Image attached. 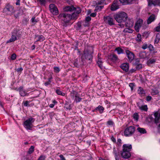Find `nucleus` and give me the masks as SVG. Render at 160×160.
<instances>
[{
	"mask_svg": "<svg viewBox=\"0 0 160 160\" xmlns=\"http://www.w3.org/2000/svg\"><path fill=\"white\" fill-rule=\"evenodd\" d=\"M93 49L92 47L85 48L83 52V54L82 57L81 61L83 65L84 64L85 60L82 58L84 57L87 60L91 61L93 58Z\"/></svg>",
	"mask_w": 160,
	"mask_h": 160,
	"instance_id": "f257e3e1",
	"label": "nucleus"
},
{
	"mask_svg": "<svg viewBox=\"0 0 160 160\" xmlns=\"http://www.w3.org/2000/svg\"><path fill=\"white\" fill-rule=\"evenodd\" d=\"M114 18L118 23L125 22L128 18L127 14L124 12H121L115 14Z\"/></svg>",
	"mask_w": 160,
	"mask_h": 160,
	"instance_id": "f03ea898",
	"label": "nucleus"
},
{
	"mask_svg": "<svg viewBox=\"0 0 160 160\" xmlns=\"http://www.w3.org/2000/svg\"><path fill=\"white\" fill-rule=\"evenodd\" d=\"M59 16L61 18L62 23L63 26L65 27H66L68 25L69 22L72 19L71 15L68 13L60 14Z\"/></svg>",
	"mask_w": 160,
	"mask_h": 160,
	"instance_id": "7ed1b4c3",
	"label": "nucleus"
},
{
	"mask_svg": "<svg viewBox=\"0 0 160 160\" xmlns=\"http://www.w3.org/2000/svg\"><path fill=\"white\" fill-rule=\"evenodd\" d=\"M35 121V119L30 117L23 122V126L27 130H31L33 127L32 123Z\"/></svg>",
	"mask_w": 160,
	"mask_h": 160,
	"instance_id": "20e7f679",
	"label": "nucleus"
},
{
	"mask_svg": "<svg viewBox=\"0 0 160 160\" xmlns=\"http://www.w3.org/2000/svg\"><path fill=\"white\" fill-rule=\"evenodd\" d=\"M3 12L7 14L11 15L14 12V7L9 4H8L4 8Z\"/></svg>",
	"mask_w": 160,
	"mask_h": 160,
	"instance_id": "39448f33",
	"label": "nucleus"
},
{
	"mask_svg": "<svg viewBox=\"0 0 160 160\" xmlns=\"http://www.w3.org/2000/svg\"><path fill=\"white\" fill-rule=\"evenodd\" d=\"M135 128L133 126H130L127 128L124 131V135L126 136H129L132 135L135 131Z\"/></svg>",
	"mask_w": 160,
	"mask_h": 160,
	"instance_id": "423d86ee",
	"label": "nucleus"
},
{
	"mask_svg": "<svg viewBox=\"0 0 160 160\" xmlns=\"http://www.w3.org/2000/svg\"><path fill=\"white\" fill-rule=\"evenodd\" d=\"M49 8L50 12L54 15L58 14V11L56 6L53 4H51L49 5Z\"/></svg>",
	"mask_w": 160,
	"mask_h": 160,
	"instance_id": "0eeeda50",
	"label": "nucleus"
},
{
	"mask_svg": "<svg viewBox=\"0 0 160 160\" xmlns=\"http://www.w3.org/2000/svg\"><path fill=\"white\" fill-rule=\"evenodd\" d=\"M70 95L72 98H75V101L76 102H79L81 101L82 98L78 96V93L77 92L72 91L71 92Z\"/></svg>",
	"mask_w": 160,
	"mask_h": 160,
	"instance_id": "6e6552de",
	"label": "nucleus"
},
{
	"mask_svg": "<svg viewBox=\"0 0 160 160\" xmlns=\"http://www.w3.org/2000/svg\"><path fill=\"white\" fill-rule=\"evenodd\" d=\"M120 3L118 0H114L112 2L111 7V10L112 11H114L119 8Z\"/></svg>",
	"mask_w": 160,
	"mask_h": 160,
	"instance_id": "1a4fd4ad",
	"label": "nucleus"
},
{
	"mask_svg": "<svg viewBox=\"0 0 160 160\" xmlns=\"http://www.w3.org/2000/svg\"><path fill=\"white\" fill-rule=\"evenodd\" d=\"M104 19L106 23L111 26L114 24L113 19L110 16L104 17Z\"/></svg>",
	"mask_w": 160,
	"mask_h": 160,
	"instance_id": "9d476101",
	"label": "nucleus"
},
{
	"mask_svg": "<svg viewBox=\"0 0 160 160\" xmlns=\"http://www.w3.org/2000/svg\"><path fill=\"white\" fill-rule=\"evenodd\" d=\"M148 5L149 7L152 6H160V0H148Z\"/></svg>",
	"mask_w": 160,
	"mask_h": 160,
	"instance_id": "9b49d317",
	"label": "nucleus"
},
{
	"mask_svg": "<svg viewBox=\"0 0 160 160\" xmlns=\"http://www.w3.org/2000/svg\"><path fill=\"white\" fill-rule=\"evenodd\" d=\"M143 23V20L142 19H139L136 22L135 26V29L137 32L139 31V29L141 28Z\"/></svg>",
	"mask_w": 160,
	"mask_h": 160,
	"instance_id": "f8f14e48",
	"label": "nucleus"
},
{
	"mask_svg": "<svg viewBox=\"0 0 160 160\" xmlns=\"http://www.w3.org/2000/svg\"><path fill=\"white\" fill-rule=\"evenodd\" d=\"M126 53L129 61L130 62H132L134 58V53L128 50L126 51Z\"/></svg>",
	"mask_w": 160,
	"mask_h": 160,
	"instance_id": "ddd939ff",
	"label": "nucleus"
},
{
	"mask_svg": "<svg viewBox=\"0 0 160 160\" xmlns=\"http://www.w3.org/2000/svg\"><path fill=\"white\" fill-rule=\"evenodd\" d=\"M132 148L131 144H125L123 146V151L130 152Z\"/></svg>",
	"mask_w": 160,
	"mask_h": 160,
	"instance_id": "4468645a",
	"label": "nucleus"
},
{
	"mask_svg": "<svg viewBox=\"0 0 160 160\" xmlns=\"http://www.w3.org/2000/svg\"><path fill=\"white\" fill-rule=\"evenodd\" d=\"M155 118V122L156 123H159L160 122V113L158 112H156L154 113Z\"/></svg>",
	"mask_w": 160,
	"mask_h": 160,
	"instance_id": "2eb2a0df",
	"label": "nucleus"
},
{
	"mask_svg": "<svg viewBox=\"0 0 160 160\" xmlns=\"http://www.w3.org/2000/svg\"><path fill=\"white\" fill-rule=\"evenodd\" d=\"M120 67L122 69L126 72H127L129 70V65L128 63H123L121 65Z\"/></svg>",
	"mask_w": 160,
	"mask_h": 160,
	"instance_id": "dca6fc26",
	"label": "nucleus"
},
{
	"mask_svg": "<svg viewBox=\"0 0 160 160\" xmlns=\"http://www.w3.org/2000/svg\"><path fill=\"white\" fill-rule=\"evenodd\" d=\"M121 155L123 158L127 159L130 157L131 155L130 152L123 151Z\"/></svg>",
	"mask_w": 160,
	"mask_h": 160,
	"instance_id": "f3484780",
	"label": "nucleus"
},
{
	"mask_svg": "<svg viewBox=\"0 0 160 160\" xmlns=\"http://www.w3.org/2000/svg\"><path fill=\"white\" fill-rule=\"evenodd\" d=\"M113 153L114 155L116 160H120L119 152L118 150H116L115 148H114Z\"/></svg>",
	"mask_w": 160,
	"mask_h": 160,
	"instance_id": "a211bd4d",
	"label": "nucleus"
},
{
	"mask_svg": "<svg viewBox=\"0 0 160 160\" xmlns=\"http://www.w3.org/2000/svg\"><path fill=\"white\" fill-rule=\"evenodd\" d=\"M18 91L19 92V93L21 96L24 97L27 94L26 92L23 89V87L22 86L20 87L18 89Z\"/></svg>",
	"mask_w": 160,
	"mask_h": 160,
	"instance_id": "6ab92c4d",
	"label": "nucleus"
},
{
	"mask_svg": "<svg viewBox=\"0 0 160 160\" xmlns=\"http://www.w3.org/2000/svg\"><path fill=\"white\" fill-rule=\"evenodd\" d=\"M125 25L126 27L128 28L132 27L133 26V21L132 20L127 19L125 22Z\"/></svg>",
	"mask_w": 160,
	"mask_h": 160,
	"instance_id": "aec40b11",
	"label": "nucleus"
},
{
	"mask_svg": "<svg viewBox=\"0 0 160 160\" xmlns=\"http://www.w3.org/2000/svg\"><path fill=\"white\" fill-rule=\"evenodd\" d=\"M155 16L154 14H152L148 18L147 21V23L148 24L153 21L155 19Z\"/></svg>",
	"mask_w": 160,
	"mask_h": 160,
	"instance_id": "412c9836",
	"label": "nucleus"
},
{
	"mask_svg": "<svg viewBox=\"0 0 160 160\" xmlns=\"http://www.w3.org/2000/svg\"><path fill=\"white\" fill-rule=\"evenodd\" d=\"M75 8L73 6H68L64 8V10L66 12H72L74 10Z\"/></svg>",
	"mask_w": 160,
	"mask_h": 160,
	"instance_id": "4be33fe9",
	"label": "nucleus"
},
{
	"mask_svg": "<svg viewBox=\"0 0 160 160\" xmlns=\"http://www.w3.org/2000/svg\"><path fill=\"white\" fill-rule=\"evenodd\" d=\"M110 58L113 61H116L118 60V56L115 54H111L109 56Z\"/></svg>",
	"mask_w": 160,
	"mask_h": 160,
	"instance_id": "5701e85b",
	"label": "nucleus"
},
{
	"mask_svg": "<svg viewBox=\"0 0 160 160\" xmlns=\"http://www.w3.org/2000/svg\"><path fill=\"white\" fill-rule=\"evenodd\" d=\"M122 5L131 4V0H119Z\"/></svg>",
	"mask_w": 160,
	"mask_h": 160,
	"instance_id": "b1692460",
	"label": "nucleus"
},
{
	"mask_svg": "<svg viewBox=\"0 0 160 160\" xmlns=\"http://www.w3.org/2000/svg\"><path fill=\"white\" fill-rule=\"evenodd\" d=\"M36 38L37 39L36 42L38 41H42L45 38L42 35H38L36 36Z\"/></svg>",
	"mask_w": 160,
	"mask_h": 160,
	"instance_id": "393cba45",
	"label": "nucleus"
},
{
	"mask_svg": "<svg viewBox=\"0 0 160 160\" xmlns=\"http://www.w3.org/2000/svg\"><path fill=\"white\" fill-rule=\"evenodd\" d=\"M138 94L142 96H144L145 92L143 89L141 87H139L138 91Z\"/></svg>",
	"mask_w": 160,
	"mask_h": 160,
	"instance_id": "a878e982",
	"label": "nucleus"
},
{
	"mask_svg": "<svg viewBox=\"0 0 160 160\" xmlns=\"http://www.w3.org/2000/svg\"><path fill=\"white\" fill-rule=\"evenodd\" d=\"M139 56L141 58H145L147 57V53L145 52H141L139 54Z\"/></svg>",
	"mask_w": 160,
	"mask_h": 160,
	"instance_id": "bb28decb",
	"label": "nucleus"
},
{
	"mask_svg": "<svg viewBox=\"0 0 160 160\" xmlns=\"http://www.w3.org/2000/svg\"><path fill=\"white\" fill-rule=\"evenodd\" d=\"M99 55V54H98V56ZM98 61L97 62V64L98 65V66L99 68H101V69H102L103 67V66L102 65V61L101 58H99V56H98Z\"/></svg>",
	"mask_w": 160,
	"mask_h": 160,
	"instance_id": "cd10ccee",
	"label": "nucleus"
},
{
	"mask_svg": "<svg viewBox=\"0 0 160 160\" xmlns=\"http://www.w3.org/2000/svg\"><path fill=\"white\" fill-rule=\"evenodd\" d=\"M115 51H117L118 54H119L123 53V50L119 47L116 48L115 50Z\"/></svg>",
	"mask_w": 160,
	"mask_h": 160,
	"instance_id": "c85d7f7f",
	"label": "nucleus"
},
{
	"mask_svg": "<svg viewBox=\"0 0 160 160\" xmlns=\"http://www.w3.org/2000/svg\"><path fill=\"white\" fill-rule=\"evenodd\" d=\"M17 37H15V36H12L10 39L7 42V43H10L14 41L17 40Z\"/></svg>",
	"mask_w": 160,
	"mask_h": 160,
	"instance_id": "c756f323",
	"label": "nucleus"
},
{
	"mask_svg": "<svg viewBox=\"0 0 160 160\" xmlns=\"http://www.w3.org/2000/svg\"><path fill=\"white\" fill-rule=\"evenodd\" d=\"M138 131L142 133H145L146 132V131L145 129L142 128H138L137 129Z\"/></svg>",
	"mask_w": 160,
	"mask_h": 160,
	"instance_id": "7c9ffc66",
	"label": "nucleus"
},
{
	"mask_svg": "<svg viewBox=\"0 0 160 160\" xmlns=\"http://www.w3.org/2000/svg\"><path fill=\"white\" fill-rule=\"evenodd\" d=\"M30 101H23L22 103V105L25 107H28L30 106L29 103L30 102Z\"/></svg>",
	"mask_w": 160,
	"mask_h": 160,
	"instance_id": "2f4dec72",
	"label": "nucleus"
},
{
	"mask_svg": "<svg viewBox=\"0 0 160 160\" xmlns=\"http://www.w3.org/2000/svg\"><path fill=\"white\" fill-rule=\"evenodd\" d=\"M78 15L77 13H76L75 12H73L72 13V15H71V17L72 18L71 20H76L77 18Z\"/></svg>",
	"mask_w": 160,
	"mask_h": 160,
	"instance_id": "473e14b6",
	"label": "nucleus"
},
{
	"mask_svg": "<svg viewBox=\"0 0 160 160\" xmlns=\"http://www.w3.org/2000/svg\"><path fill=\"white\" fill-rule=\"evenodd\" d=\"M56 93L59 95H60L62 96H64L65 95V93L61 91L59 89H57L56 90Z\"/></svg>",
	"mask_w": 160,
	"mask_h": 160,
	"instance_id": "72a5a7b5",
	"label": "nucleus"
},
{
	"mask_svg": "<svg viewBox=\"0 0 160 160\" xmlns=\"http://www.w3.org/2000/svg\"><path fill=\"white\" fill-rule=\"evenodd\" d=\"M134 65L135 66L136 69L137 70L141 69L142 68V65L141 63H137V64Z\"/></svg>",
	"mask_w": 160,
	"mask_h": 160,
	"instance_id": "f704fd0d",
	"label": "nucleus"
},
{
	"mask_svg": "<svg viewBox=\"0 0 160 160\" xmlns=\"http://www.w3.org/2000/svg\"><path fill=\"white\" fill-rule=\"evenodd\" d=\"M104 5L101 6H97L95 7V11H99L103 8Z\"/></svg>",
	"mask_w": 160,
	"mask_h": 160,
	"instance_id": "c9c22d12",
	"label": "nucleus"
},
{
	"mask_svg": "<svg viewBox=\"0 0 160 160\" xmlns=\"http://www.w3.org/2000/svg\"><path fill=\"white\" fill-rule=\"evenodd\" d=\"M77 25L78 26V28L77 29L78 30H81L82 28V22L81 23L79 22H78L77 23Z\"/></svg>",
	"mask_w": 160,
	"mask_h": 160,
	"instance_id": "e433bc0d",
	"label": "nucleus"
},
{
	"mask_svg": "<svg viewBox=\"0 0 160 160\" xmlns=\"http://www.w3.org/2000/svg\"><path fill=\"white\" fill-rule=\"evenodd\" d=\"M139 109L141 110H147L148 108L147 105H141L139 106Z\"/></svg>",
	"mask_w": 160,
	"mask_h": 160,
	"instance_id": "4c0bfd02",
	"label": "nucleus"
},
{
	"mask_svg": "<svg viewBox=\"0 0 160 160\" xmlns=\"http://www.w3.org/2000/svg\"><path fill=\"white\" fill-rule=\"evenodd\" d=\"M106 3L105 1L103 0H101V1H99L98 2H97L96 3V5H103L104 4H105Z\"/></svg>",
	"mask_w": 160,
	"mask_h": 160,
	"instance_id": "58836bf2",
	"label": "nucleus"
},
{
	"mask_svg": "<svg viewBox=\"0 0 160 160\" xmlns=\"http://www.w3.org/2000/svg\"><path fill=\"white\" fill-rule=\"evenodd\" d=\"M34 150V147L31 146L29 148L28 153L29 154H31L33 152Z\"/></svg>",
	"mask_w": 160,
	"mask_h": 160,
	"instance_id": "ea45409f",
	"label": "nucleus"
},
{
	"mask_svg": "<svg viewBox=\"0 0 160 160\" xmlns=\"http://www.w3.org/2000/svg\"><path fill=\"white\" fill-rule=\"evenodd\" d=\"M75 12L76 13H77L78 15L79 13H80L81 12V10L78 7L77 8H75V9H74Z\"/></svg>",
	"mask_w": 160,
	"mask_h": 160,
	"instance_id": "a19ab883",
	"label": "nucleus"
},
{
	"mask_svg": "<svg viewBox=\"0 0 160 160\" xmlns=\"http://www.w3.org/2000/svg\"><path fill=\"white\" fill-rule=\"evenodd\" d=\"M136 41L138 42H140L141 40V36L140 34H138L137 35V37L136 38Z\"/></svg>",
	"mask_w": 160,
	"mask_h": 160,
	"instance_id": "79ce46f5",
	"label": "nucleus"
},
{
	"mask_svg": "<svg viewBox=\"0 0 160 160\" xmlns=\"http://www.w3.org/2000/svg\"><path fill=\"white\" fill-rule=\"evenodd\" d=\"M123 32H125L132 33L133 31L129 28H126L123 30Z\"/></svg>",
	"mask_w": 160,
	"mask_h": 160,
	"instance_id": "37998d69",
	"label": "nucleus"
},
{
	"mask_svg": "<svg viewBox=\"0 0 160 160\" xmlns=\"http://www.w3.org/2000/svg\"><path fill=\"white\" fill-rule=\"evenodd\" d=\"M40 4L44 6L46 2L45 0H38Z\"/></svg>",
	"mask_w": 160,
	"mask_h": 160,
	"instance_id": "c03bdc74",
	"label": "nucleus"
},
{
	"mask_svg": "<svg viewBox=\"0 0 160 160\" xmlns=\"http://www.w3.org/2000/svg\"><path fill=\"white\" fill-rule=\"evenodd\" d=\"M133 118L135 120L137 121L138 119V113H135L133 115Z\"/></svg>",
	"mask_w": 160,
	"mask_h": 160,
	"instance_id": "a18cd8bd",
	"label": "nucleus"
},
{
	"mask_svg": "<svg viewBox=\"0 0 160 160\" xmlns=\"http://www.w3.org/2000/svg\"><path fill=\"white\" fill-rule=\"evenodd\" d=\"M54 70L56 73H58L60 71V69L59 67H54Z\"/></svg>",
	"mask_w": 160,
	"mask_h": 160,
	"instance_id": "49530a36",
	"label": "nucleus"
},
{
	"mask_svg": "<svg viewBox=\"0 0 160 160\" xmlns=\"http://www.w3.org/2000/svg\"><path fill=\"white\" fill-rule=\"evenodd\" d=\"M18 34V31L16 30H14L12 33V35L15 36L17 37Z\"/></svg>",
	"mask_w": 160,
	"mask_h": 160,
	"instance_id": "de8ad7c7",
	"label": "nucleus"
},
{
	"mask_svg": "<svg viewBox=\"0 0 160 160\" xmlns=\"http://www.w3.org/2000/svg\"><path fill=\"white\" fill-rule=\"evenodd\" d=\"M148 48L149 51L150 52H152L153 51L154 49V48L153 46L151 44H150L148 46Z\"/></svg>",
	"mask_w": 160,
	"mask_h": 160,
	"instance_id": "09e8293b",
	"label": "nucleus"
},
{
	"mask_svg": "<svg viewBox=\"0 0 160 160\" xmlns=\"http://www.w3.org/2000/svg\"><path fill=\"white\" fill-rule=\"evenodd\" d=\"M46 156L44 155H42L38 159V160H45Z\"/></svg>",
	"mask_w": 160,
	"mask_h": 160,
	"instance_id": "8fccbe9b",
	"label": "nucleus"
},
{
	"mask_svg": "<svg viewBox=\"0 0 160 160\" xmlns=\"http://www.w3.org/2000/svg\"><path fill=\"white\" fill-rule=\"evenodd\" d=\"M82 27H86L88 26L89 25V23L88 22H82Z\"/></svg>",
	"mask_w": 160,
	"mask_h": 160,
	"instance_id": "3c124183",
	"label": "nucleus"
},
{
	"mask_svg": "<svg viewBox=\"0 0 160 160\" xmlns=\"http://www.w3.org/2000/svg\"><path fill=\"white\" fill-rule=\"evenodd\" d=\"M104 108L101 106L99 105L98 107L96 108L95 110H103Z\"/></svg>",
	"mask_w": 160,
	"mask_h": 160,
	"instance_id": "603ef678",
	"label": "nucleus"
},
{
	"mask_svg": "<svg viewBox=\"0 0 160 160\" xmlns=\"http://www.w3.org/2000/svg\"><path fill=\"white\" fill-rule=\"evenodd\" d=\"M134 86V84L133 83H130L129 84V86L130 87L132 91L133 90V88Z\"/></svg>",
	"mask_w": 160,
	"mask_h": 160,
	"instance_id": "864d4df0",
	"label": "nucleus"
},
{
	"mask_svg": "<svg viewBox=\"0 0 160 160\" xmlns=\"http://www.w3.org/2000/svg\"><path fill=\"white\" fill-rule=\"evenodd\" d=\"M16 58V55L15 53H13L11 57V59L12 60H14Z\"/></svg>",
	"mask_w": 160,
	"mask_h": 160,
	"instance_id": "5fc2aeb1",
	"label": "nucleus"
},
{
	"mask_svg": "<svg viewBox=\"0 0 160 160\" xmlns=\"http://www.w3.org/2000/svg\"><path fill=\"white\" fill-rule=\"evenodd\" d=\"M155 31L157 32H159L160 31V25L156 27L155 28Z\"/></svg>",
	"mask_w": 160,
	"mask_h": 160,
	"instance_id": "6e6d98bb",
	"label": "nucleus"
},
{
	"mask_svg": "<svg viewBox=\"0 0 160 160\" xmlns=\"http://www.w3.org/2000/svg\"><path fill=\"white\" fill-rule=\"evenodd\" d=\"M91 20V18L90 17L88 16L86 18V20L85 22H88L90 21Z\"/></svg>",
	"mask_w": 160,
	"mask_h": 160,
	"instance_id": "4d7b16f0",
	"label": "nucleus"
},
{
	"mask_svg": "<svg viewBox=\"0 0 160 160\" xmlns=\"http://www.w3.org/2000/svg\"><path fill=\"white\" fill-rule=\"evenodd\" d=\"M31 21L32 22V23H34V22L36 23L38 22V21L37 20L35 19V17L32 18L31 19Z\"/></svg>",
	"mask_w": 160,
	"mask_h": 160,
	"instance_id": "13d9d810",
	"label": "nucleus"
},
{
	"mask_svg": "<svg viewBox=\"0 0 160 160\" xmlns=\"http://www.w3.org/2000/svg\"><path fill=\"white\" fill-rule=\"evenodd\" d=\"M77 61H78V60L76 59L75 60V61L73 64L74 67H78V63L77 62Z\"/></svg>",
	"mask_w": 160,
	"mask_h": 160,
	"instance_id": "bf43d9fd",
	"label": "nucleus"
},
{
	"mask_svg": "<svg viewBox=\"0 0 160 160\" xmlns=\"http://www.w3.org/2000/svg\"><path fill=\"white\" fill-rule=\"evenodd\" d=\"M152 97L150 96H148L146 98V100L147 101H150L152 99Z\"/></svg>",
	"mask_w": 160,
	"mask_h": 160,
	"instance_id": "052dcab7",
	"label": "nucleus"
},
{
	"mask_svg": "<svg viewBox=\"0 0 160 160\" xmlns=\"http://www.w3.org/2000/svg\"><path fill=\"white\" fill-rule=\"evenodd\" d=\"M142 48L143 49H145L148 48V46L147 44H144L142 47Z\"/></svg>",
	"mask_w": 160,
	"mask_h": 160,
	"instance_id": "680f3d73",
	"label": "nucleus"
},
{
	"mask_svg": "<svg viewBox=\"0 0 160 160\" xmlns=\"http://www.w3.org/2000/svg\"><path fill=\"white\" fill-rule=\"evenodd\" d=\"M140 60L139 58H137L135 60V62L134 63V65L137 64V63L139 64Z\"/></svg>",
	"mask_w": 160,
	"mask_h": 160,
	"instance_id": "e2e57ef3",
	"label": "nucleus"
},
{
	"mask_svg": "<svg viewBox=\"0 0 160 160\" xmlns=\"http://www.w3.org/2000/svg\"><path fill=\"white\" fill-rule=\"evenodd\" d=\"M51 82V81L50 80H49V81H48V82H46L44 83V85L45 86H47L48 85H49L50 84V83Z\"/></svg>",
	"mask_w": 160,
	"mask_h": 160,
	"instance_id": "0e129e2a",
	"label": "nucleus"
},
{
	"mask_svg": "<svg viewBox=\"0 0 160 160\" xmlns=\"http://www.w3.org/2000/svg\"><path fill=\"white\" fill-rule=\"evenodd\" d=\"M108 124L109 125H112L113 124V122L111 120L108 121L107 122Z\"/></svg>",
	"mask_w": 160,
	"mask_h": 160,
	"instance_id": "69168bd1",
	"label": "nucleus"
},
{
	"mask_svg": "<svg viewBox=\"0 0 160 160\" xmlns=\"http://www.w3.org/2000/svg\"><path fill=\"white\" fill-rule=\"evenodd\" d=\"M156 38L157 39L160 40V33H158L156 35Z\"/></svg>",
	"mask_w": 160,
	"mask_h": 160,
	"instance_id": "338daca9",
	"label": "nucleus"
},
{
	"mask_svg": "<svg viewBox=\"0 0 160 160\" xmlns=\"http://www.w3.org/2000/svg\"><path fill=\"white\" fill-rule=\"evenodd\" d=\"M59 157L61 158V160H65V158L62 155H59Z\"/></svg>",
	"mask_w": 160,
	"mask_h": 160,
	"instance_id": "774afa93",
	"label": "nucleus"
}]
</instances>
